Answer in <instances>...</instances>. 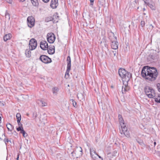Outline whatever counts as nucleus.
<instances>
[{"mask_svg":"<svg viewBox=\"0 0 160 160\" xmlns=\"http://www.w3.org/2000/svg\"><path fill=\"white\" fill-rule=\"evenodd\" d=\"M141 75L142 77L149 81H155L158 76L157 69L154 67L144 66L142 70Z\"/></svg>","mask_w":160,"mask_h":160,"instance_id":"f257e3e1","label":"nucleus"},{"mask_svg":"<svg viewBox=\"0 0 160 160\" xmlns=\"http://www.w3.org/2000/svg\"><path fill=\"white\" fill-rule=\"evenodd\" d=\"M118 73L123 82L129 81L131 77V74L122 68L119 69Z\"/></svg>","mask_w":160,"mask_h":160,"instance_id":"f03ea898","label":"nucleus"},{"mask_svg":"<svg viewBox=\"0 0 160 160\" xmlns=\"http://www.w3.org/2000/svg\"><path fill=\"white\" fill-rule=\"evenodd\" d=\"M109 38L111 42V46L112 49H116L118 48V42L116 37L114 35L113 33L110 32L108 33Z\"/></svg>","mask_w":160,"mask_h":160,"instance_id":"7ed1b4c3","label":"nucleus"},{"mask_svg":"<svg viewBox=\"0 0 160 160\" xmlns=\"http://www.w3.org/2000/svg\"><path fill=\"white\" fill-rule=\"evenodd\" d=\"M144 91L147 96L150 98L154 97L155 93L154 90L151 87L146 86L144 88Z\"/></svg>","mask_w":160,"mask_h":160,"instance_id":"20e7f679","label":"nucleus"},{"mask_svg":"<svg viewBox=\"0 0 160 160\" xmlns=\"http://www.w3.org/2000/svg\"><path fill=\"white\" fill-rule=\"evenodd\" d=\"M90 151L91 157L93 160H103L102 158L96 153L94 148H90Z\"/></svg>","mask_w":160,"mask_h":160,"instance_id":"39448f33","label":"nucleus"},{"mask_svg":"<svg viewBox=\"0 0 160 160\" xmlns=\"http://www.w3.org/2000/svg\"><path fill=\"white\" fill-rule=\"evenodd\" d=\"M37 41L34 38H32L29 42V46L30 50H32L37 47Z\"/></svg>","mask_w":160,"mask_h":160,"instance_id":"423d86ee","label":"nucleus"},{"mask_svg":"<svg viewBox=\"0 0 160 160\" xmlns=\"http://www.w3.org/2000/svg\"><path fill=\"white\" fill-rule=\"evenodd\" d=\"M39 59L42 62L45 63H48L52 62L51 59L45 55H42L40 56Z\"/></svg>","mask_w":160,"mask_h":160,"instance_id":"0eeeda50","label":"nucleus"},{"mask_svg":"<svg viewBox=\"0 0 160 160\" xmlns=\"http://www.w3.org/2000/svg\"><path fill=\"white\" fill-rule=\"evenodd\" d=\"M27 22L28 26L31 28L35 24V19L32 16L28 17Z\"/></svg>","mask_w":160,"mask_h":160,"instance_id":"6e6552de","label":"nucleus"},{"mask_svg":"<svg viewBox=\"0 0 160 160\" xmlns=\"http://www.w3.org/2000/svg\"><path fill=\"white\" fill-rule=\"evenodd\" d=\"M47 40L48 42L50 43H52L55 39V36L52 33H48L47 36Z\"/></svg>","mask_w":160,"mask_h":160,"instance_id":"1a4fd4ad","label":"nucleus"},{"mask_svg":"<svg viewBox=\"0 0 160 160\" xmlns=\"http://www.w3.org/2000/svg\"><path fill=\"white\" fill-rule=\"evenodd\" d=\"M122 129V131L121 132V134H123L125 136L128 137L129 136L128 131H127V127L125 125V124L121 125Z\"/></svg>","mask_w":160,"mask_h":160,"instance_id":"9d476101","label":"nucleus"},{"mask_svg":"<svg viewBox=\"0 0 160 160\" xmlns=\"http://www.w3.org/2000/svg\"><path fill=\"white\" fill-rule=\"evenodd\" d=\"M67 71L65 74V76L66 74L68 75L69 74L70 71L71 70V61L70 57L68 56L67 58Z\"/></svg>","mask_w":160,"mask_h":160,"instance_id":"9b49d317","label":"nucleus"},{"mask_svg":"<svg viewBox=\"0 0 160 160\" xmlns=\"http://www.w3.org/2000/svg\"><path fill=\"white\" fill-rule=\"evenodd\" d=\"M40 47L43 50H47L48 48V43L45 41H42L40 43Z\"/></svg>","mask_w":160,"mask_h":160,"instance_id":"f8f14e48","label":"nucleus"},{"mask_svg":"<svg viewBox=\"0 0 160 160\" xmlns=\"http://www.w3.org/2000/svg\"><path fill=\"white\" fill-rule=\"evenodd\" d=\"M58 0H52L50 6L51 7L53 8H56L58 6Z\"/></svg>","mask_w":160,"mask_h":160,"instance_id":"ddd939ff","label":"nucleus"},{"mask_svg":"<svg viewBox=\"0 0 160 160\" xmlns=\"http://www.w3.org/2000/svg\"><path fill=\"white\" fill-rule=\"evenodd\" d=\"M47 50H48V53L50 54H53L55 53V47L54 46H49Z\"/></svg>","mask_w":160,"mask_h":160,"instance_id":"4468645a","label":"nucleus"},{"mask_svg":"<svg viewBox=\"0 0 160 160\" xmlns=\"http://www.w3.org/2000/svg\"><path fill=\"white\" fill-rule=\"evenodd\" d=\"M77 97L80 101L81 100H85V94L84 92L78 93L77 94Z\"/></svg>","mask_w":160,"mask_h":160,"instance_id":"2eb2a0df","label":"nucleus"},{"mask_svg":"<svg viewBox=\"0 0 160 160\" xmlns=\"http://www.w3.org/2000/svg\"><path fill=\"white\" fill-rule=\"evenodd\" d=\"M155 58L156 56L154 55L150 54L148 56L147 59L148 61L152 62Z\"/></svg>","mask_w":160,"mask_h":160,"instance_id":"dca6fc26","label":"nucleus"},{"mask_svg":"<svg viewBox=\"0 0 160 160\" xmlns=\"http://www.w3.org/2000/svg\"><path fill=\"white\" fill-rule=\"evenodd\" d=\"M144 2L146 4L148 5V6L152 10H155L156 9L155 7L154 6L153 4H150L147 2V0L145 1Z\"/></svg>","mask_w":160,"mask_h":160,"instance_id":"f3484780","label":"nucleus"},{"mask_svg":"<svg viewBox=\"0 0 160 160\" xmlns=\"http://www.w3.org/2000/svg\"><path fill=\"white\" fill-rule=\"evenodd\" d=\"M12 35L10 33L6 34L3 37V40L5 41H6L10 39Z\"/></svg>","mask_w":160,"mask_h":160,"instance_id":"a211bd4d","label":"nucleus"},{"mask_svg":"<svg viewBox=\"0 0 160 160\" xmlns=\"http://www.w3.org/2000/svg\"><path fill=\"white\" fill-rule=\"evenodd\" d=\"M37 102L38 104L41 106L44 107L47 105V103L42 100H38Z\"/></svg>","mask_w":160,"mask_h":160,"instance_id":"6ab92c4d","label":"nucleus"},{"mask_svg":"<svg viewBox=\"0 0 160 160\" xmlns=\"http://www.w3.org/2000/svg\"><path fill=\"white\" fill-rule=\"evenodd\" d=\"M137 142L142 147H145V144L143 143V141L141 139L138 138H136V139Z\"/></svg>","mask_w":160,"mask_h":160,"instance_id":"aec40b11","label":"nucleus"},{"mask_svg":"<svg viewBox=\"0 0 160 160\" xmlns=\"http://www.w3.org/2000/svg\"><path fill=\"white\" fill-rule=\"evenodd\" d=\"M30 49H27L25 50V54H26V56L28 57H30L31 56V51Z\"/></svg>","mask_w":160,"mask_h":160,"instance_id":"412c9836","label":"nucleus"},{"mask_svg":"<svg viewBox=\"0 0 160 160\" xmlns=\"http://www.w3.org/2000/svg\"><path fill=\"white\" fill-rule=\"evenodd\" d=\"M128 81H123V85L125 87L126 91H128L129 89V87L128 86Z\"/></svg>","mask_w":160,"mask_h":160,"instance_id":"4be33fe9","label":"nucleus"},{"mask_svg":"<svg viewBox=\"0 0 160 160\" xmlns=\"http://www.w3.org/2000/svg\"><path fill=\"white\" fill-rule=\"evenodd\" d=\"M32 5L35 6H38L39 4L38 0H31Z\"/></svg>","mask_w":160,"mask_h":160,"instance_id":"5701e85b","label":"nucleus"},{"mask_svg":"<svg viewBox=\"0 0 160 160\" xmlns=\"http://www.w3.org/2000/svg\"><path fill=\"white\" fill-rule=\"evenodd\" d=\"M18 123L19 126V127L18 128H17V130L18 131H19L23 129V128L22 127V124L21 123L20 121L19 122H18Z\"/></svg>","mask_w":160,"mask_h":160,"instance_id":"b1692460","label":"nucleus"},{"mask_svg":"<svg viewBox=\"0 0 160 160\" xmlns=\"http://www.w3.org/2000/svg\"><path fill=\"white\" fill-rule=\"evenodd\" d=\"M16 117L17 119V122H19L21 120V114L19 113H18L16 114Z\"/></svg>","mask_w":160,"mask_h":160,"instance_id":"393cba45","label":"nucleus"},{"mask_svg":"<svg viewBox=\"0 0 160 160\" xmlns=\"http://www.w3.org/2000/svg\"><path fill=\"white\" fill-rule=\"evenodd\" d=\"M20 132L22 134L23 136L24 137H26L28 136V134L23 129H22L20 130Z\"/></svg>","mask_w":160,"mask_h":160,"instance_id":"a878e982","label":"nucleus"},{"mask_svg":"<svg viewBox=\"0 0 160 160\" xmlns=\"http://www.w3.org/2000/svg\"><path fill=\"white\" fill-rule=\"evenodd\" d=\"M7 128L8 130L12 131L13 128V127L9 123L7 125Z\"/></svg>","mask_w":160,"mask_h":160,"instance_id":"bb28decb","label":"nucleus"},{"mask_svg":"<svg viewBox=\"0 0 160 160\" xmlns=\"http://www.w3.org/2000/svg\"><path fill=\"white\" fill-rule=\"evenodd\" d=\"M82 149L81 147H79L78 148H77V150H75V152H78L79 151L80 153V155H81L82 154Z\"/></svg>","mask_w":160,"mask_h":160,"instance_id":"cd10ccee","label":"nucleus"},{"mask_svg":"<svg viewBox=\"0 0 160 160\" xmlns=\"http://www.w3.org/2000/svg\"><path fill=\"white\" fill-rule=\"evenodd\" d=\"M58 91V88L57 87H54L52 88V92L54 94H56Z\"/></svg>","mask_w":160,"mask_h":160,"instance_id":"c85d7f7f","label":"nucleus"},{"mask_svg":"<svg viewBox=\"0 0 160 160\" xmlns=\"http://www.w3.org/2000/svg\"><path fill=\"white\" fill-rule=\"evenodd\" d=\"M70 103H72L73 106L74 107H76L77 105L76 102L73 99H71L70 100Z\"/></svg>","mask_w":160,"mask_h":160,"instance_id":"c756f323","label":"nucleus"},{"mask_svg":"<svg viewBox=\"0 0 160 160\" xmlns=\"http://www.w3.org/2000/svg\"><path fill=\"white\" fill-rule=\"evenodd\" d=\"M54 18L53 17H50L47 18L46 19V21L47 22H49V21H53L54 20Z\"/></svg>","mask_w":160,"mask_h":160,"instance_id":"7c9ffc66","label":"nucleus"},{"mask_svg":"<svg viewBox=\"0 0 160 160\" xmlns=\"http://www.w3.org/2000/svg\"><path fill=\"white\" fill-rule=\"evenodd\" d=\"M5 16L6 18L8 19V20L10 19V14L8 13L7 11L5 12Z\"/></svg>","mask_w":160,"mask_h":160,"instance_id":"2f4dec72","label":"nucleus"},{"mask_svg":"<svg viewBox=\"0 0 160 160\" xmlns=\"http://www.w3.org/2000/svg\"><path fill=\"white\" fill-rule=\"evenodd\" d=\"M99 4L102 6L105 4V0H99Z\"/></svg>","mask_w":160,"mask_h":160,"instance_id":"473e14b6","label":"nucleus"},{"mask_svg":"<svg viewBox=\"0 0 160 160\" xmlns=\"http://www.w3.org/2000/svg\"><path fill=\"white\" fill-rule=\"evenodd\" d=\"M138 0H135L133 1V4L134 5L133 6L132 5V7H133L134 8H135L136 7V6L138 4Z\"/></svg>","mask_w":160,"mask_h":160,"instance_id":"72a5a7b5","label":"nucleus"},{"mask_svg":"<svg viewBox=\"0 0 160 160\" xmlns=\"http://www.w3.org/2000/svg\"><path fill=\"white\" fill-rule=\"evenodd\" d=\"M119 121L120 122V125L124 124V121L123 119L122 118H120L119 119Z\"/></svg>","mask_w":160,"mask_h":160,"instance_id":"f704fd0d","label":"nucleus"},{"mask_svg":"<svg viewBox=\"0 0 160 160\" xmlns=\"http://www.w3.org/2000/svg\"><path fill=\"white\" fill-rule=\"evenodd\" d=\"M126 92V88H125V87L124 86H122V92L123 93H125Z\"/></svg>","mask_w":160,"mask_h":160,"instance_id":"c9c22d12","label":"nucleus"},{"mask_svg":"<svg viewBox=\"0 0 160 160\" xmlns=\"http://www.w3.org/2000/svg\"><path fill=\"white\" fill-rule=\"evenodd\" d=\"M157 87L158 91L160 92V83H158L157 84Z\"/></svg>","mask_w":160,"mask_h":160,"instance_id":"e433bc0d","label":"nucleus"},{"mask_svg":"<svg viewBox=\"0 0 160 160\" xmlns=\"http://www.w3.org/2000/svg\"><path fill=\"white\" fill-rule=\"evenodd\" d=\"M155 101L158 103H160V98H154Z\"/></svg>","mask_w":160,"mask_h":160,"instance_id":"4c0bfd02","label":"nucleus"},{"mask_svg":"<svg viewBox=\"0 0 160 160\" xmlns=\"http://www.w3.org/2000/svg\"><path fill=\"white\" fill-rule=\"evenodd\" d=\"M4 141L5 142V143L6 144L8 142H11L10 140H9L7 138H5L4 139Z\"/></svg>","mask_w":160,"mask_h":160,"instance_id":"58836bf2","label":"nucleus"},{"mask_svg":"<svg viewBox=\"0 0 160 160\" xmlns=\"http://www.w3.org/2000/svg\"><path fill=\"white\" fill-rule=\"evenodd\" d=\"M94 0H90V6H91L92 7V6L93 4V2Z\"/></svg>","mask_w":160,"mask_h":160,"instance_id":"ea45409f","label":"nucleus"},{"mask_svg":"<svg viewBox=\"0 0 160 160\" xmlns=\"http://www.w3.org/2000/svg\"><path fill=\"white\" fill-rule=\"evenodd\" d=\"M145 24V22L144 21H142L141 22V25L142 27H143Z\"/></svg>","mask_w":160,"mask_h":160,"instance_id":"a19ab883","label":"nucleus"},{"mask_svg":"<svg viewBox=\"0 0 160 160\" xmlns=\"http://www.w3.org/2000/svg\"><path fill=\"white\" fill-rule=\"evenodd\" d=\"M113 153H114V154H112V155L113 156H115L116 155V154L117 153V152L116 151H114L113 152Z\"/></svg>","mask_w":160,"mask_h":160,"instance_id":"79ce46f5","label":"nucleus"},{"mask_svg":"<svg viewBox=\"0 0 160 160\" xmlns=\"http://www.w3.org/2000/svg\"><path fill=\"white\" fill-rule=\"evenodd\" d=\"M75 151H73L71 153V155L72 156V157H74V155H73V153H74L75 152Z\"/></svg>","mask_w":160,"mask_h":160,"instance_id":"37998d69","label":"nucleus"},{"mask_svg":"<svg viewBox=\"0 0 160 160\" xmlns=\"http://www.w3.org/2000/svg\"><path fill=\"white\" fill-rule=\"evenodd\" d=\"M49 0H42V1L44 2L47 3L49 2Z\"/></svg>","mask_w":160,"mask_h":160,"instance_id":"c03bdc74","label":"nucleus"},{"mask_svg":"<svg viewBox=\"0 0 160 160\" xmlns=\"http://www.w3.org/2000/svg\"><path fill=\"white\" fill-rule=\"evenodd\" d=\"M7 1L9 3H11L12 2V0H7Z\"/></svg>","mask_w":160,"mask_h":160,"instance_id":"a18cd8bd","label":"nucleus"},{"mask_svg":"<svg viewBox=\"0 0 160 160\" xmlns=\"http://www.w3.org/2000/svg\"><path fill=\"white\" fill-rule=\"evenodd\" d=\"M122 118V116L121 115H120L119 114V115H118V118H119H119Z\"/></svg>","mask_w":160,"mask_h":160,"instance_id":"49530a36","label":"nucleus"},{"mask_svg":"<svg viewBox=\"0 0 160 160\" xmlns=\"http://www.w3.org/2000/svg\"><path fill=\"white\" fill-rule=\"evenodd\" d=\"M19 156V155H18V156H17V157L16 158V160H18Z\"/></svg>","mask_w":160,"mask_h":160,"instance_id":"de8ad7c7","label":"nucleus"},{"mask_svg":"<svg viewBox=\"0 0 160 160\" xmlns=\"http://www.w3.org/2000/svg\"><path fill=\"white\" fill-rule=\"evenodd\" d=\"M53 17H54H54H55V18H56V17H57L58 18V17H59V16H58V15H57V16L56 15L55 16H53Z\"/></svg>","mask_w":160,"mask_h":160,"instance_id":"09e8293b","label":"nucleus"},{"mask_svg":"<svg viewBox=\"0 0 160 160\" xmlns=\"http://www.w3.org/2000/svg\"><path fill=\"white\" fill-rule=\"evenodd\" d=\"M25 0H20V1H21L22 2H23L25 1Z\"/></svg>","mask_w":160,"mask_h":160,"instance_id":"8fccbe9b","label":"nucleus"},{"mask_svg":"<svg viewBox=\"0 0 160 160\" xmlns=\"http://www.w3.org/2000/svg\"><path fill=\"white\" fill-rule=\"evenodd\" d=\"M150 26L152 27V29L153 28V26L152 25V24H151Z\"/></svg>","mask_w":160,"mask_h":160,"instance_id":"3c124183","label":"nucleus"},{"mask_svg":"<svg viewBox=\"0 0 160 160\" xmlns=\"http://www.w3.org/2000/svg\"><path fill=\"white\" fill-rule=\"evenodd\" d=\"M111 154V153H108V157H109L110 156Z\"/></svg>","mask_w":160,"mask_h":160,"instance_id":"603ef678","label":"nucleus"},{"mask_svg":"<svg viewBox=\"0 0 160 160\" xmlns=\"http://www.w3.org/2000/svg\"><path fill=\"white\" fill-rule=\"evenodd\" d=\"M154 146H155V145H156V142H154Z\"/></svg>","mask_w":160,"mask_h":160,"instance_id":"864d4df0","label":"nucleus"},{"mask_svg":"<svg viewBox=\"0 0 160 160\" xmlns=\"http://www.w3.org/2000/svg\"><path fill=\"white\" fill-rule=\"evenodd\" d=\"M1 117H0V121H1Z\"/></svg>","mask_w":160,"mask_h":160,"instance_id":"5fc2aeb1","label":"nucleus"},{"mask_svg":"<svg viewBox=\"0 0 160 160\" xmlns=\"http://www.w3.org/2000/svg\"><path fill=\"white\" fill-rule=\"evenodd\" d=\"M114 56H115V55H116V53H114Z\"/></svg>","mask_w":160,"mask_h":160,"instance_id":"6e6d98bb","label":"nucleus"},{"mask_svg":"<svg viewBox=\"0 0 160 160\" xmlns=\"http://www.w3.org/2000/svg\"><path fill=\"white\" fill-rule=\"evenodd\" d=\"M138 8H139V7H138V8H137V9H138Z\"/></svg>","mask_w":160,"mask_h":160,"instance_id":"4d7b16f0","label":"nucleus"},{"mask_svg":"<svg viewBox=\"0 0 160 160\" xmlns=\"http://www.w3.org/2000/svg\"><path fill=\"white\" fill-rule=\"evenodd\" d=\"M143 10H145V8H144L143 9Z\"/></svg>","mask_w":160,"mask_h":160,"instance_id":"13d9d810","label":"nucleus"},{"mask_svg":"<svg viewBox=\"0 0 160 160\" xmlns=\"http://www.w3.org/2000/svg\"><path fill=\"white\" fill-rule=\"evenodd\" d=\"M158 151V152H160V151Z\"/></svg>","mask_w":160,"mask_h":160,"instance_id":"bf43d9fd","label":"nucleus"}]
</instances>
